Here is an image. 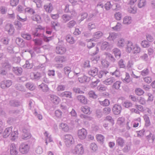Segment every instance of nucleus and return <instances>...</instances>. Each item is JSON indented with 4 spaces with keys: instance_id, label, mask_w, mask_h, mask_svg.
Listing matches in <instances>:
<instances>
[{
    "instance_id": "1",
    "label": "nucleus",
    "mask_w": 155,
    "mask_h": 155,
    "mask_svg": "<svg viewBox=\"0 0 155 155\" xmlns=\"http://www.w3.org/2000/svg\"><path fill=\"white\" fill-rule=\"evenodd\" d=\"M30 147L28 144L22 143L20 145L19 150L23 154L28 153Z\"/></svg>"
},
{
    "instance_id": "2",
    "label": "nucleus",
    "mask_w": 155,
    "mask_h": 155,
    "mask_svg": "<svg viewBox=\"0 0 155 155\" xmlns=\"http://www.w3.org/2000/svg\"><path fill=\"white\" fill-rule=\"evenodd\" d=\"M84 150L83 146L81 144H78L75 147L73 150L74 153L82 155L84 153Z\"/></svg>"
},
{
    "instance_id": "3",
    "label": "nucleus",
    "mask_w": 155,
    "mask_h": 155,
    "mask_svg": "<svg viewBox=\"0 0 155 155\" xmlns=\"http://www.w3.org/2000/svg\"><path fill=\"white\" fill-rule=\"evenodd\" d=\"M12 84V81L10 80H4L0 82V87L2 89L9 87Z\"/></svg>"
},
{
    "instance_id": "4",
    "label": "nucleus",
    "mask_w": 155,
    "mask_h": 155,
    "mask_svg": "<svg viewBox=\"0 0 155 155\" xmlns=\"http://www.w3.org/2000/svg\"><path fill=\"white\" fill-rule=\"evenodd\" d=\"M5 29L10 35H12L14 33L15 29L13 25L11 24H7L5 26Z\"/></svg>"
},
{
    "instance_id": "5",
    "label": "nucleus",
    "mask_w": 155,
    "mask_h": 155,
    "mask_svg": "<svg viewBox=\"0 0 155 155\" xmlns=\"http://www.w3.org/2000/svg\"><path fill=\"white\" fill-rule=\"evenodd\" d=\"M64 142L67 147H69L74 142V139L72 136H64Z\"/></svg>"
},
{
    "instance_id": "6",
    "label": "nucleus",
    "mask_w": 155,
    "mask_h": 155,
    "mask_svg": "<svg viewBox=\"0 0 155 155\" xmlns=\"http://www.w3.org/2000/svg\"><path fill=\"white\" fill-rule=\"evenodd\" d=\"M66 51V48L62 45H59L56 47L55 51L57 54H64Z\"/></svg>"
},
{
    "instance_id": "7",
    "label": "nucleus",
    "mask_w": 155,
    "mask_h": 155,
    "mask_svg": "<svg viewBox=\"0 0 155 155\" xmlns=\"http://www.w3.org/2000/svg\"><path fill=\"white\" fill-rule=\"evenodd\" d=\"M121 109L120 105L116 104L113 106L112 111L114 114L118 115L120 113Z\"/></svg>"
},
{
    "instance_id": "8",
    "label": "nucleus",
    "mask_w": 155,
    "mask_h": 155,
    "mask_svg": "<svg viewBox=\"0 0 155 155\" xmlns=\"http://www.w3.org/2000/svg\"><path fill=\"white\" fill-rule=\"evenodd\" d=\"M103 33L101 31H98L94 33L93 38L90 39V41H95L100 38L103 36Z\"/></svg>"
},
{
    "instance_id": "9",
    "label": "nucleus",
    "mask_w": 155,
    "mask_h": 155,
    "mask_svg": "<svg viewBox=\"0 0 155 155\" xmlns=\"http://www.w3.org/2000/svg\"><path fill=\"white\" fill-rule=\"evenodd\" d=\"M62 21L66 23L72 18V16L68 14H64L61 16Z\"/></svg>"
},
{
    "instance_id": "10",
    "label": "nucleus",
    "mask_w": 155,
    "mask_h": 155,
    "mask_svg": "<svg viewBox=\"0 0 155 155\" xmlns=\"http://www.w3.org/2000/svg\"><path fill=\"white\" fill-rule=\"evenodd\" d=\"M2 66L7 71H9L12 68L11 64L7 60H5L2 63Z\"/></svg>"
},
{
    "instance_id": "11",
    "label": "nucleus",
    "mask_w": 155,
    "mask_h": 155,
    "mask_svg": "<svg viewBox=\"0 0 155 155\" xmlns=\"http://www.w3.org/2000/svg\"><path fill=\"white\" fill-rule=\"evenodd\" d=\"M112 52L116 59H118L120 58L121 56V52L119 49L114 48L112 50Z\"/></svg>"
},
{
    "instance_id": "12",
    "label": "nucleus",
    "mask_w": 155,
    "mask_h": 155,
    "mask_svg": "<svg viewBox=\"0 0 155 155\" xmlns=\"http://www.w3.org/2000/svg\"><path fill=\"white\" fill-rule=\"evenodd\" d=\"M98 69L96 67H93L88 72L89 74L92 76H95L98 74Z\"/></svg>"
},
{
    "instance_id": "13",
    "label": "nucleus",
    "mask_w": 155,
    "mask_h": 155,
    "mask_svg": "<svg viewBox=\"0 0 155 155\" xmlns=\"http://www.w3.org/2000/svg\"><path fill=\"white\" fill-rule=\"evenodd\" d=\"M78 80L80 82L84 83L90 81L91 78L85 75H83L82 77L78 78Z\"/></svg>"
},
{
    "instance_id": "14",
    "label": "nucleus",
    "mask_w": 155,
    "mask_h": 155,
    "mask_svg": "<svg viewBox=\"0 0 155 155\" xmlns=\"http://www.w3.org/2000/svg\"><path fill=\"white\" fill-rule=\"evenodd\" d=\"M54 60L57 63H62L65 62L66 61V58L63 56H57L54 58Z\"/></svg>"
},
{
    "instance_id": "15",
    "label": "nucleus",
    "mask_w": 155,
    "mask_h": 155,
    "mask_svg": "<svg viewBox=\"0 0 155 155\" xmlns=\"http://www.w3.org/2000/svg\"><path fill=\"white\" fill-rule=\"evenodd\" d=\"M77 98L78 101L82 104H86L87 103V98L82 95H78Z\"/></svg>"
},
{
    "instance_id": "16",
    "label": "nucleus",
    "mask_w": 155,
    "mask_h": 155,
    "mask_svg": "<svg viewBox=\"0 0 155 155\" xmlns=\"http://www.w3.org/2000/svg\"><path fill=\"white\" fill-rule=\"evenodd\" d=\"M50 99L51 101L54 104H58L59 101L60 99L57 96L54 95H51Z\"/></svg>"
},
{
    "instance_id": "17",
    "label": "nucleus",
    "mask_w": 155,
    "mask_h": 155,
    "mask_svg": "<svg viewBox=\"0 0 155 155\" xmlns=\"http://www.w3.org/2000/svg\"><path fill=\"white\" fill-rule=\"evenodd\" d=\"M115 80H116L114 77H111L104 81L103 83L106 85H110L114 82Z\"/></svg>"
},
{
    "instance_id": "18",
    "label": "nucleus",
    "mask_w": 155,
    "mask_h": 155,
    "mask_svg": "<svg viewBox=\"0 0 155 155\" xmlns=\"http://www.w3.org/2000/svg\"><path fill=\"white\" fill-rule=\"evenodd\" d=\"M38 88L41 89L43 91L47 92L49 91V88L48 85L42 83L38 86Z\"/></svg>"
},
{
    "instance_id": "19",
    "label": "nucleus",
    "mask_w": 155,
    "mask_h": 155,
    "mask_svg": "<svg viewBox=\"0 0 155 155\" xmlns=\"http://www.w3.org/2000/svg\"><path fill=\"white\" fill-rule=\"evenodd\" d=\"M18 152L15 145L14 144H12L10 147V153L11 155H17Z\"/></svg>"
},
{
    "instance_id": "20",
    "label": "nucleus",
    "mask_w": 155,
    "mask_h": 155,
    "mask_svg": "<svg viewBox=\"0 0 155 155\" xmlns=\"http://www.w3.org/2000/svg\"><path fill=\"white\" fill-rule=\"evenodd\" d=\"M118 38V35L115 33H111L109 34V36L107 38L108 40L114 41Z\"/></svg>"
},
{
    "instance_id": "21",
    "label": "nucleus",
    "mask_w": 155,
    "mask_h": 155,
    "mask_svg": "<svg viewBox=\"0 0 155 155\" xmlns=\"http://www.w3.org/2000/svg\"><path fill=\"white\" fill-rule=\"evenodd\" d=\"M134 45L133 43L130 41H128L127 43L126 51H127L130 52L133 50Z\"/></svg>"
},
{
    "instance_id": "22",
    "label": "nucleus",
    "mask_w": 155,
    "mask_h": 155,
    "mask_svg": "<svg viewBox=\"0 0 155 155\" xmlns=\"http://www.w3.org/2000/svg\"><path fill=\"white\" fill-rule=\"evenodd\" d=\"M13 71L18 75H20L22 72V69L21 67H14L12 68Z\"/></svg>"
},
{
    "instance_id": "23",
    "label": "nucleus",
    "mask_w": 155,
    "mask_h": 155,
    "mask_svg": "<svg viewBox=\"0 0 155 155\" xmlns=\"http://www.w3.org/2000/svg\"><path fill=\"white\" fill-rule=\"evenodd\" d=\"M59 128L65 132H68L69 130V127L68 124L63 123H62L60 124Z\"/></svg>"
},
{
    "instance_id": "24",
    "label": "nucleus",
    "mask_w": 155,
    "mask_h": 155,
    "mask_svg": "<svg viewBox=\"0 0 155 155\" xmlns=\"http://www.w3.org/2000/svg\"><path fill=\"white\" fill-rule=\"evenodd\" d=\"M72 93L68 91H65L61 93L59 96L61 97H67L71 98Z\"/></svg>"
},
{
    "instance_id": "25",
    "label": "nucleus",
    "mask_w": 155,
    "mask_h": 155,
    "mask_svg": "<svg viewBox=\"0 0 155 155\" xmlns=\"http://www.w3.org/2000/svg\"><path fill=\"white\" fill-rule=\"evenodd\" d=\"M26 87L31 91H33L35 89V86L34 85L33 83L31 82H28L25 85Z\"/></svg>"
},
{
    "instance_id": "26",
    "label": "nucleus",
    "mask_w": 155,
    "mask_h": 155,
    "mask_svg": "<svg viewBox=\"0 0 155 155\" xmlns=\"http://www.w3.org/2000/svg\"><path fill=\"white\" fill-rule=\"evenodd\" d=\"M44 8L45 11L49 13L51 12L53 10L52 5L51 3L45 5L44 6Z\"/></svg>"
},
{
    "instance_id": "27",
    "label": "nucleus",
    "mask_w": 155,
    "mask_h": 155,
    "mask_svg": "<svg viewBox=\"0 0 155 155\" xmlns=\"http://www.w3.org/2000/svg\"><path fill=\"white\" fill-rule=\"evenodd\" d=\"M34 77L33 79L35 80H39L41 77V74L39 72L32 73L31 74Z\"/></svg>"
},
{
    "instance_id": "28",
    "label": "nucleus",
    "mask_w": 155,
    "mask_h": 155,
    "mask_svg": "<svg viewBox=\"0 0 155 155\" xmlns=\"http://www.w3.org/2000/svg\"><path fill=\"white\" fill-rule=\"evenodd\" d=\"M106 57L108 58L109 61L112 63L114 62L116 60V58H115L112 54L109 53L107 54Z\"/></svg>"
},
{
    "instance_id": "29",
    "label": "nucleus",
    "mask_w": 155,
    "mask_h": 155,
    "mask_svg": "<svg viewBox=\"0 0 155 155\" xmlns=\"http://www.w3.org/2000/svg\"><path fill=\"white\" fill-rule=\"evenodd\" d=\"M12 127L7 128L5 130L4 133V136H11L12 131Z\"/></svg>"
},
{
    "instance_id": "30",
    "label": "nucleus",
    "mask_w": 155,
    "mask_h": 155,
    "mask_svg": "<svg viewBox=\"0 0 155 155\" xmlns=\"http://www.w3.org/2000/svg\"><path fill=\"white\" fill-rule=\"evenodd\" d=\"M81 111L86 114H90L91 113L90 108L87 106L81 107Z\"/></svg>"
},
{
    "instance_id": "31",
    "label": "nucleus",
    "mask_w": 155,
    "mask_h": 155,
    "mask_svg": "<svg viewBox=\"0 0 155 155\" xmlns=\"http://www.w3.org/2000/svg\"><path fill=\"white\" fill-rule=\"evenodd\" d=\"M90 149L92 152H95L97 150V146L96 143H91L90 146Z\"/></svg>"
},
{
    "instance_id": "32",
    "label": "nucleus",
    "mask_w": 155,
    "mask_h": 155,
    "mask_svg": "<svg viewBox=\"0 0 155 155\" xmlns=\"http://www.w3.org/2000/svg\"><path fill=\"white\" fill-rule=\"evenodd\" d=\"M33 66V64L31 61H26L25 64L23 66V67L25 68H27L28 69L31 68Z\"/></svg>"
},
{
    "instance_id": "33",
    "label": "nucleus",
    "mask_w": 155,
    "mask_h": 155,
    "mask_svg": "<svg viewBox=\"0 0 155 155\" xmlns=\"http://www.w3.org/2000/svg\"><path fill=\"white\" fill-rule=\"evenodd\" d=\"M135 93L136 95L138 96H141L144 94V92L141 88H137L135 89Z\"/></svg>"
},
{
    "instance_id": "34",
    "label": "nucleus",
    "mask_w": 155,
    "mask_h": 155,
    "mask_svg": "<svg viewBox=\"0 0 155 155\" xmlns=\"http://www.w3.org/2000/svg\"><path fill=\"white\" fill-rule=\"evenodd\" d=\"M140 50V48L138 45H135L132 50L133 53L134 54H137L139 53Z\"/></svg>"
},
{
    "instance_id": "35",
    "label": "nucleus",
    "mask_w": 155,
    "mask_h": 155,
    "mask_svg": "<svg viewBox=\"0 0 155 155\" xmlns=\"http://www.w3.org/2000/svg\"><path fill=\"white\" fill-rule=\"evenodd\" d=\"M66 39L67 41L71 44H72L75 42L74 38L72 36L70 35L67 36Z\"/></svg>"
},
{
    "instance_id": "36",
    "label": "nucleus",
    "mask_w": 155,
    "mask_h": 155,
    "mask_svg": "<svg viewBox=\"0 0 155 155\" xmlns=\"http://www.w3.org/2000/svg\"><path fill=\"white\" fill-rule=\"evenodd\" d=\"M125 76L124 78H122V80L124 83H128L131 81L130 79V75L128 73H126Z\"/></svg>"
},
{
    "instance_id": "37",
    "label": "nucleus",
    "mask_w": 155,
    "mask_h": 155,
    "mask_svg": "<svg viewBox=\"0 0 155 155\" xmlns=\"http://www.w3.org/2000/svg\"><path fill=\"white\" fill-rule=\"evenodd\" d=\"M103 4L100 2L98 3L96 6V9L98 12L102 11L103 10Z\"/></svg>"
},
{
    "instance_id": "38",
    "label": "nucleus",
    "mask_w": 155,
    "mask_h": 155,
    "mask_svg": "<svg viewBox=\"0 0 155 155\" xmlns=\"http://www.w3.org/2000/svg\"><path fill=\"white\" fill-rule=\"evenodd\" d=\"M78 136H86L87 132L85 129L82 128L78 130Z\"/></svg>"
},
{
    "instance_id": "39",
    "label": "nucleus",
    "mask_w": 155,
    "mask_h": 155,
    "mask_svg": "<svg viewBox=\"0 0 155 155\" xmlns=\"http://www.w3.org/2000/svg\"><path fill=\"white\" fill-rule=\"evenodd\" d=\"M108 72L106 70H102L100 71L98 76L99 78H101L103 77H105Z\"/></svg>"
},
{
    "instance_id": "40",
    "label": "nucleus",
    "mask_w": 155,
    "mask_h": 155,
    "mask_svg": "<svg viewBox=\"0 0 155 155\" xmlns=\"http://www.w3.org/2000/svg\"><path fill=\"white\" fill-rule=\"evenodd\" d=\"M35 45H36L40 46L43 43L42 39L41 38H36L33 40Z\"/></svg>"
},
{
    "instance_id": "41",
    "label": "nucleus",
    "mask_w": 155,
    "mask_h": 155,
    "mask_svg": "<svg viewBox=\"0 0 155 155\" xmlns=\"http://www.w3.org/2000/svg\"><path fill=\"white\" fill-rule=\"evenodd\" d=\"M125 44V42L124 39L123 38H121L118 41L117 45L120 48L124 47Z\"/></svg>"
},
{
    "instance_id": "42",
    "label": "nucleus",
    "mask_w": 155,
    "mask_h": 155,
    "mask_svg": "<svg viewBox=\"0 0 155 155\" xmlns=\"http://www.w3.org/2000/svg\"><path fill=\"white\" fill-rule=\"evenodd\" d=\"M131 22V18L130 17L126 16L123 19V23L124 24H129Z\"/></svg>"
},
{
    "instance_id": "43",
    "label": "nucleus",
    "mask_w": 155,
    "mask_h": 155,
    "mask_svg": "<svg viewBox=\"0 0 155 155\" xmlns=\"http://www.w3.org/2000/svg\"><path fill=\"white\" fill-rule=\"evenodd\" d=\"M146 4V0H139L138 1V6L139 8H141L144 6Z\"/></svg>"
},
{
    "instance_id": "44",
    "label": "nucleus",
    "mask_w": 155,
    "mask_h": 155,
    "mask_svg": "<svg viewBox=\"0 0 155 155\" xmlns=\"http://www.w3.org/2000/svg\"><path fill=\"white\" fill-rule=\"evenodd\" d=\"M51 25L52 27L55 30H56L57 28L60 26L59 24L57 21H52Z\"/></svg>"
},
{
    "instance_id": "45",
    "label": "nucleus",
    "mask_w": 155,
    "mask_h": 155,
    "mask_svg": "<svg viewBox=\"0 0 155 155\" xmlns=\"http://www.w3.org/2000/svg\"><path fill=\"white\" fill-rule=\"evenodd\" d=\"M21 35L22 37L28 40H29L31 39V36L29 34L26 33H21Z\"/></svg>"
},
{
    "instance_id": "46",
    "label": "nucleus",
    "mask_w": 155,
    "mask_h": 155,
    "mask_svg": "<svg viewBox=\"0 0 155 155\" xmlns=\"http://www.w3.org/2000/svg\"><path fill=\"white\" fill-rule=\"evenodd\" d=\"M76 22L74 20L70 21L67 24V27L69 28H72L76 25Z\"/></svg>"
},
{
    "instance_id": "47",
    "label": "nucleus",
    "mask_w": 155,
    "mask_h": 155,
    "mask_svg": "<svg viewBox=\"0 0 155 155\" xmlns=\"http://www.w3.org/2000/svg\"><path fill=\"white\" fill-rule=\"evenodd\" d=\"M15 87L17 90L21 91H23L25 90L24 87L22 85L17 84L15 85Z\"/></svg>"
},
{
    "instance_id": "48",
    "label": "nucleus",
    "mask_w": 155,
    "mask_h": 155,
    "mask_svg": "<svg viewBox=\"0 0 155 155\" xmlns=\"http://www.w3.org/2000/svg\"><path fill=\"white\" fill-rule=\"evenodd\" d=\"M10 40L8 37H5L1 39V41L2 43L4 45H6L8 44Z\"/></svg>"
},
{
    "instance_id": "49",
    "label": "nucleus",
    "mask_w": 155,
    "mask_h": 155,
    "mask_svg": "<svg viewBox=\"0 0 155 155\" xmlns=\"http://www.w3.org/2000/svg\"><path fill=\"white\" fill-rule=\"evenodd\" d=\"M99 102L101 105L105 106H108L110 104L109 101L107 99H105L103 101H99Z\"/></svg>"
},
{
    "instance_id": "50",
    "label": "nucleus",
    "mask_w": 155,
    "mask_h": 155,
    "mask_svg": "<svg viewBox=\"0 0 155 155\" xmlns=\"http://www.w3.org/2000/svg\"><path fill=\"white\" fill-rule=\"evenodd\" d=\"M118 65L120 68H125L126 67L125 64L124 63V61L122 59H120L118 62Z\"/></svg>"
},
{
    "instance_id": "51",
    "label": "nucleus",
    "mask_w": 155,
    "mask_h": 155,
    "mask_svg": "<svg viewBox=\"0 0 155 155\" xmlns=\"http://www.w3.org/2000/svg\"><path fill=\"white\" fill-rule=\"evenodd\" d=\"M88 95L90 97L94 99H96L97 97V96L95 94V92L92 91L89 92Z\"/></svg>"
},
{
    "instance_id": "52",
    "label": "nucleus",
    "mask_w": 155,
    "mask_h": 155,
    "mask_svg": "<svg viewBox=\"0 0 155 155\" xmlns=\"http://www.w3.org/2000/svg\"><path fill=\"white\" fill-rule=\"evenodd\" d=\"M144 118L146 122L145 126L146 127L149 126L150 124L149 117L147 115H145Z\"/></svg>"
},
{
    "instance_id": "53",
    "label": "nucleus",
    "mask_w": 155,
    "mask_h": 155,
    "mask_svg": "<svg viewBox=\"0 0 155 155\" xmlns=\"http://www.w3.org/2000/svg\"><path fill=\"white\" fill-rule=\"evenodd\" d=\"M121 83L120 82L117 81L114 83L113 85V88L116 89H118L120 86Z\"/></svg>"
},
{
    "instance_id": "54",
    "label": "nucleus",
    "mask_w": 155,
    "mask_h": 155,
    "mask_svg": "<svg viewBox=\"0 0 155 155\" xmlns=\"http://www.w3.org/2000/svg\"><path fill=\"white\" fill-rule=\"evenodd\" d=\"M95 113L96 116L98 118L101 117L103 115L102 111L100 109H97L95 111Z\"/></svg>"
},
{
    "instance_id": "55",
    "label": "nucleus",
    "mask_w": 155,
    "mask_h": 155,
    "mask_svg": "<svg viewBox=\"0 0 155 155\" xmlns=\"http://www.w3.org/2000/svg\"><path fill=\"white\" fill-rule=\"evenodd\" d=\"M117 143L120 146L122 147L124 143V140L122 138L119 137L117 140Z\"/></svg>"
},
{
    "instance_id": "56",
    "label": "nucleus",
    "mask_w": 155,
    "mask_h": 155,
    "mask_svg": "<svg viewBox=\"0 0 155 155\" xmlns=\"http://www.w3.org/2000/svg\"><path fill=\"white\" fill-rule=\"evenodd\" d=\"M107 87L103 84H100L97 86V88L100 91H105L107 89Z\"/></svg>"
},
{
    "instance_id": "57",
    "label": "nucleus",
    "mask_w": 155,
    "mask_h": 155,
    "mask_svg": "<svg viewBox=\"0 0 155 155\" xmlns=\"http://www.w3.org/2000/svg\"><path fill=\"white\" fill-rule=\"evenodd\" d=\"M125 120V118L124 117H120L118 118L117 123L118 124L121 125L123 124Z\"/></svg>"
},
{
    "instance_id": "58",
    "label": "nucleus",
    "mask_w": 155,
    "mask_h": 155,
    "mask_svg": "<svg viewBox=\"0 0 155 155\" xmlns=\"http://www.w3.org/2000/svg\"><path fill=\"white\" fill-rule=\"evenodd\" d=\"M113 5H112L110 2H107L105 4V8L107 10H109Z\"/></svg>"
},
{
    "instance_id": "59",
    "label": "nucleus",
    "mask_w": 155,
    "mask_h": 155,
    "mask_svg": "<svg viewBox=\"0 0 155 155\" xmlns=\"http://www.w3.org/2000/svg\"><path fill=\"white\" fill-rule=\"evenodd\" d=\"M132 105V103L130 102L125 101L123 104V106L126 108H129Z\"/></svg>"
},
{
    "instance_id": "60",
    "label": "nucleus",
    "mask_w": 155,
    "mask_h": 155,
    "mask_svg": "<svg viewBox=\"0 0 155 155\" xmlns=\"http://www.w3.org/2000/svg\"><path fill=\"white\" fill-rule=\"evenodd\" d=\"M62 113L60 110H57L55 111V116L58 118H61V117Z\"/></svg>"
},
{
    "instance_id": "61",
    "label": "nucleus",
    "mask_w": 155,
    "mask_h": 155,
    "mask_svg": "<svg viewBox=\"0 0 155 155\" xmlns=\"http://www.w3.org/2000/svg\"><path fill=\"white\" fill-rule=\"evenodd\" d=\"M111 111V109L109 107H105L103 109V112L105 114H110Z\"/></svg>"
},
{
    "instance_id": "62",
    "label": "nucleus",
    "mask_w": 155,
    "mask_h": 155,
    "mask_svg": "<svg viewBox=\"0 0 155 155\" xmlns=\"http://www.w3.org/2000/svg\"><path fill=\"white\" fill-rule=\"evenodd\" d=\"M94 51L93 52H91V55L93 56L96 54L99 51V48L97 47H95L94 48Z\"/></svg>"
},
{
    "instance_id": "63",
    "label": "nucleus",
    "mask_w": 155,
    "mask_h": 155,
    "mask_svg": "<svg viewBox=\"0 0 155 155\" xmlns=\"http://www.w3.org/2000/svg\"><path fill=\"white\" fill-rule=\"evenodd\" d=\"M25 10L26 12L31 15H32L35 13L34 10L33 9L29 8H26L25 9Z\"/></svg>"
},
{
    "instance_id": "64",
    "label": "nucleus",
    "mask_w": 155,
    "mask_h": 155,
    "mask_svg": "<svg viewBox=\"0 0 155 155\" xmlns=\"http://www.w3.org/2000/svg\"><path fill=\"white\" fill-rule=\"evenodd\" d=\"M141 45L144 48L148 47L150 46L149 42L146 40H144L141 43Z\"/></svg>"
}]
</instances>
